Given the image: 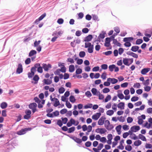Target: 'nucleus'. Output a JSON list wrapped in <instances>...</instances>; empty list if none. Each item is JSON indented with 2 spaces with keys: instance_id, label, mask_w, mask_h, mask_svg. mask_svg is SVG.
Masks as SVG:
<instances>
[{
  "instance_id": "nucleus-2",
  "label": "nucleus",
  "mask_w": 152,
  "mask_h": 152,
  "mask_svg": "<svg viewBox=\"0 0 152 152\" xmlns=\"http://www.w3.org/2000/svg\"><path fill=\"white\" fill-rule=\"evenodd\" d=\"M133 58H124L123 59V62L124 64L126 66H129L133 62Z\"/></svg>"
},
{
  "instance_id": "nucleus-9",
  "label": "nucleus",
  "mask_w": 152,
  "mask_h": 152,
  "mask_svg": "<svg viewBox=\"0 0 152 152\" xmlns=\"http://www.w3.org/2000/svg\"><path fill=\"white\" fill-rule=\"evenodd\" d=\"M71 138L77 143L79 144H80L82 142V140L81 139L76 137H71Z\"/></svg>"
},
{
  "instance_id": "nucleus-55",
  "label": "nucleus",
  "mask_w": 152,
  "mask_h": 152,
  "mask_svg": "<svg viewBox=\"0 0 152 152\" xmlns=\"http://www.w3.org/2000/svg\"><path fill=\"white\" fill-rule=\"evenodd\" d=\"M103 92L104 93H106L110 91V89L108 88H105L103 90Z\"/></svg>"
},
{
  "instance_id": "nucleus-48",
  "label": "nucleus",
  "mask_w": 152,
  "mask_h": 152,
  "mask_svg": "<svg viewBox=\"0 0 152 152\" xmlns=\"http://www.w3.org/2000/svg\"><path fill=\"white\" fill-rule=\"evenodd\" d=\"M66 105L67 107L69 108H70L72 107V105L70 103L67 101L66 102Z\"/></svg>"
},
{
  "instance_id": "nucleus-13",
  "label": "nucleus",
  "mask_w": 152,
  "mask_h": 152,
  "mask_svg": "<svg viewBox=\"0 0 152 152\" xmlns=\"http://www.w3.org/2000/svg\"><path fill=\"white\" fill-rule=\"evenodd\" d=\"M121 126L119 125L117 126L115 128L116 130L118 132V134L120 135L121 134Z\"/></svg>"
},
{
  "instance_id": "nucleus-3",
  "label": "nucleus",
  "mask_w": 152,
  "mask_h": 152,
  "mask_svg": "<svg viewBox=\"0 0 152 152\" xmlns=\"http://www.w3.org/2000/svg\"><path fill=\"white\" fill-rule=\"evenodd\" d=\"M37 104L34 102L31 103L29 105V108L31 109L33 113H34L37 111L36 107H37Z\"/></svg>"
},
{
  "instance_id": "nucleus-33",
  "label": "nucleus",
  "mask_w": 152,
  "mask_h": 152,
  "mask_svg": "<svg viewBox=\"0 0 152 152\" xmlns=\"http://www.w3.org/2000/svg\"><path fill=\"white\" fill-rule=\"evenodd\" d=\"M65 91V89L64 87H61L58 89V92L60 94H62L64 93Z\"/></svg>"
},
{
  "instance_id": "nucleus-47",
  "label": "nucleus",
  "mask_w": 152,
  "mask_h": 152,
  "mask_svg": "<svg viewBox=\"0 0 152 152\" xmlns=\"http://www.w3.org/2000/svg\"><path fill=\"white\" fill-rule=\"evenodd\" d=\"M100 141L103 143H105L107 141V139L105 137H102L101 138Z\"/></svg>"
},
{
  "instance_id": "nucleus-22",
  "label": "nucleus",
  "mask_w": 152,
  "mask_h": 152,
  "mask_svg": "<svg viewBox=\"0 0 152 152\" xmlns=\"http://www.w3.org/2000/svg\"><path fill=\"white\" fill-rule=\"evenodd\" d=\"M139 137L140 139H141L142 140L146 141V139L145 137L143 135L141 134H140L139 135Z\"/></svg>"
},
{
  "instance_id": "nucleus-12",
  "label": "nucleus",
  "mask_w": 152,
  "mask_h": 152,
  "mask_svg": "<svg viewBox=\"0 0 152 152\" xmlns=\"http://www.w3.org/2000/svg\"><path fill=\"white\" fill-rule=\"evenodd\" d=\"M92 38V35L90 34L85 38L84 41L85 42H89L91 40Z\"/></svg>"
},
{
  "instance_id": "nucleus-42",
  "label": "nucleus",
  "mask_w": 152,
  "mask_h": 152,
  "mask_svg": "<svg viewBox=\"0 0 152 152\" xmlns=\"http://www.w3.org/2000/svg\"><path fill=\"white\" fill-rule=\"evenodd\" d=\"M97 91V89L94 88H92L91 90V91L94 95H95L96 94Z\"/></svg>"
},
{
  "instance_id": "nucleus-34",
  "label": "nucleus",
  "mask_w": 152,
  "mask_h": 152,
  "mask_svg": "<svg viewBox=\"0 0 152 152\" xmlns=\"http://www.w3.org/2000/svg\"><path fill=\"white\" fill-rule=\"evenodd\" d=\"M99 130H100V134H104L107 131V130L105 128H100V129H99Z\"/></svg>"
},
{
  "instance_id": "nucleus-10",
  "label": "nucleus",
  "mask_w": 152,
  "mask_h": 152,
  "mask_svg": "<svg viewBox=\"0 0 152 152\" xmlns=\"http://www.w3.org/2000/svg\"><path fill=\"white\" fill-rule=\"evenodd\" d=\"M101 115V113H97L92 116V118L95 120H97L99 118Z\"/></svg>"
},
{
  "instance_id": "nucleus-37",
  "label": "nucleus",
  "mask_w": 152,
  "mask_h": 152,
  "mask_svg": "<svg viewBox=\"0 0 152 152\" xmlns=\"http://www.w3.org/2000/svg\"><path fill=\"white\" fill-rule=\"evenodd\" d=\"M111 99V96L110 95H108L106 98H105L104 100V102H107L109 101Z\"/></svg>"
},
{
  "instance_id": "nucleus-7",
  "label": "nucleus",
  "mask_w": 152,
  "mask_h": 152,
  "mask_svg": "<svg viewBox=\"0 0 152 152\" xmlns=\"http://www.w3.org/2000/svg\"><path fill=\"white\" fill-rule=\"evenodd\" d=\"M106 118L104 117H101L99 120L98 121V124L99 125H103L104 123L105 120Z\"/></svg>"
},
{
  "instance_id": "nucleus-24",
  "label": "nucleus",
  "mask_w": 152,
  "mask_h": 152,
  "mask_svg": "<svg viewBox=\"0 0 152 152\" xmlns=\"http://www.w3.org/2000/svg\"><path fill=\"white\" fill-rule=\"evenodd\" d=\"M142 143L141 141L140 140L135 141L134 142V145L135 146H138L140 145Z\"/></svg>"
},
{
  "instance_id": "nucleus-53",
  "label": "nucleus",
  "mask_w": 152,
  "mask_h": 152,
  "mask_svg": "<svg viewBox=\"0 0 152 152\" xmlns=\"http://www.w3.org/2000/svg\"><path fill=\"white\" fill-rule=\"evenodd\" d=\"M133 121L132 118L130 117H129L127 118V121L128 123H130L132 122Z\"/></svg>"
},
{
  "instance_id": "nucleus-1",
  "label": "nucleus",
  "mask_w": 152,
  "mask_h": 152,
  "mask_svg": "<svg viewBox=\"0 0 152 152\" xmlns=\"http://www.w3.org/2000/svg\"><path fill=\"white\" fill-rule=\"evenodd\" d=\"M105 127L108 130L110 131L113 128L114 126L112 124H110L108 120H106L104 122Z\"/></svg>"
},
{
  "instance_id": "nucleus-44",
  "label": "nucleus",
  "mask_w": 152,
  "mask_h": 152,
  "mask_svg": "<svg viewBox=\"0 0 152 152\" xmlns=\"http://www.w3.org/2000/svg\"><path fill=\"white\" fill-rule=\"evenodd\" d=\"M146 86L144 87L145 91L147 92L150 91L151 89V87L148 86Z\"/></svg>"
},
{
  "instance_id": "nucleus-26",
  "label": "nucleus",
  "mask_w": 152,
  "mask_h": 152,
  "mask_svg": "<svg viewBox=\"0 0 152 152\" xmlns=\"http://www.w3.org/2000/svg\"><path fill=\"white\" fill-rule=\"evenodd\" d=\"M37 53V52L36 50H32L30 51L29 54V56H33L34 55L36 54Z\"/></svg>"
},
{
  "instance_id": "nucleus-54",
  "label": "nucleus",
  "mask_w": 152,
  "mask_h": 152,
  "mask_svg": "<svg viewBox=\"0 0 152 152\" xmlns=\"http://www.w3.org/2000/svg\"><path fill=\"white\" fill-rule=\"evenodd\" d=\"M103 147V145L102 143H100L97 147V148L99 151Z\"/></svg>"
},
{
  "instance_id": "nucleus-27",
  "label": "nucleus",
  "mask_w": 152,
  "mask_h": 152,
  "mask_svg": "<svg viewBox=\"0 0 152 152\" xmlns=\"http://www.w3.org/2000/svg\"><path fill=\"white\" fill-rule=\"evenodd\" d=\"M69 99L70 101L72 103H74L76 101L75 97L73 96H70L69 97Z\"/></svg>"
},
{
  "instance_id": "nucleus-40",
  "label": "nucleus",
  "mask_w": 152,
  "mask_h": 152,
  "mask_svg": "<svg viewBox=\"0 0 152 152\" xmlns=\"http://www.w3.org/2000/svg\"><path fill=\"white\" fill-rule=\"evenodd\" d=\"M62 120V123H63L64 124H65L66 123L67 121H68V119L66 118H61Z\"/></svg>"
},
{
  "instance_id": "nucleus-46",
  "label": "nucleus",
  "mask_w": 152,
  "mask_h": 152,
  "mask_svg": "<svg viewBox=\"0 0 152 152\" xmlns=\"http://www.w3.org/2000/svg\"><path fill=\"white\" fill-rule=\"evenodd\" d=\"M118 97L120 99H122L124 98V96L122 94H118L117 95Z\"/></svg>"
},
{
  "instance_id": "nucleus-28",
  "label": "nucleus",
  "mask_w": 152,
  "mask_h": 152,
  "mask_svg": "<svg viewBox=\"0 0 152 152\" xmlns=\"http://www.w3.org/2000/svg\"><path fill=\"white\" fill-rule=\"evenodd\" d=\"M114 113V111L112 110H109L107 111L106 112V114L107 115L109 116H111Z\"/></svg>"
},
{
  "instance_id": "nucleus-59",
  "label": "nucleus",
  "mask_w": 152,
  "mask_h": 152,
  "mask_svg": "<svg viewBox=\"0 0 152 152\" xmlns=\"http://www.w3.org/2000/svg\"><path fill=\"white\" fill-rule=\"evenodd\" d=\"M114 30L117 33H118L120 31L119 28L118 27H116L114 28Z\"/></svg>"
},
{
  "instance_id": "nucleus-17",
  "label": "nucleus",
  "mask_w": 152,
  "mask_h": 152,
  "mask_svg": "<svg viewBox=\"0 0 152 152\" xmlns=\"http://www.w3.org/2000/svg\"><path fill=\"white\" fill-rule=\"evenodd\" d=\"M139 48V47L137 46H134L131 49V50L133 52H136L137 51Z\"/></svg>"
},
{
  "instance_id": "nucleus-11",
  "label": "nucleus",
  "mask_w": 152,
  "mask_h": 152,
  "mask_svg": "<svg viewBox=\"0 0 152 152\" xmlns=\"http://www.w3.org/2000/svg\"><path fill=\"white\" fill-rule=\"evenodd\" d=\"M150 70V69L149 68H145L142 69L141 71V73L142 74L144 75L146 74Z\"/></svg>"
},
{
  "instance_id": "nucleus-39",
  "label": "nucleus",
  "mask_w": 152,
  "mask_h": 152,
  "mask_svg": "<svg viewBox=\"0 0 152 152\" xmlns=\"http://www.w3.org/2000/svg\"><path fill=\"white\" fill-rule=\"evenodd\" d=\"M139 98L137 96H134L132 97L131 99V101L132 102H135L138 100Z\"/></svg>"
},
{
  "instance_id": "nucleus-30",
  "label": "nucleus",
  "mask_w": 152,
  "mask_h": 152,
  "mask_svg": "<svg viewBox=\"0 0 152 152\" xmlns=\"http://www.w3.org/2000/svg\"><path fill=\"white\" fill-rule=\"evenodd\" d=\"M117 119L120 122H123L124 121L125 119L124 117L122 116L120 117H117Z\"/></svg>"
},
{
  "instance_id": "nucleus-31",
  "label": "nucleus",
  "mask_w": 152,
  "mask_h": 152,
  "mask_svg": "<svg viewBox=\"0 0 152 152\" xmlns=\"http://www.w3.org/2000/svg\"><path fill=\"white\" fill-rule=\"evenodd\" d=\"M75 127L73 126L69 128L68 130V132L71 133L73 132L75 130Z\"/></svg>"
},
{
  "instance_id": "nucleus-52",
  "label": "nucleus",
  "mask_w": 152,
  "mask_h": 152,
  "mask_svg": "<svg viewBox=\"0 0 152 152\" xmlns=\"http://www.w3.org/2000/svg\"><path fill=\"white\" fill-rule=\"evenodd\" d=\"M143 41L142 39H137L136 42V44L137 45H139Z\"/></svg>"
},
{
  "instance_id": "nucleus-58",
  "label": "nucleus",
  "mask_w": 152,
  "mask_h": 152,
  "mask_svg": "<svg viewBox=\"0 0 152 152\" xmlns=\"http://www.w3.org/2000/svg\"><path fill=\"white\" fill-rule=\"evenodd\" d=\"M64 20L62 18H59V19L57 21V22L59 24H62L64 22Z\"/></svg>"
},
{
  "instance_id": "nucleus-29",
  "label": "nucleus",
  "mask_w": 152,
  "mask_h": 152,
  "mask_svg": "<svg viewBox=\"0 0 152 152\" xmlns=\"http://www.w3.org/2000/svg\"><path fill=\"white\" fill-rule=\"evenodd\" d=\"M113 43L118 46H120L121 45L120 43L118 42L116 39H113Z\"/></svg>"
},
{
  "instance_id": "nucleus-36",
  "label": "nucleus",
  "mask_w": 152,
  "mask_h": 152,
  "mask_svg": "<svg viewBox=\"0 0 152 152\" xmlns=\"http://www.w3.org/2000/svg\"><path fill=\"white\" fill-rule=\"evenodd\" d=\"M85 94L88 97H90L92 96V94L89 91H87L86 92Z\"/></svg>"
},
{
  "instance_id": "nucleus-16",
  "label": "nucleus",
  "mask_w": 152,
  "mask_h": 152,
  "mask_svg": "<svg viewBox=\"0 0 152 152\" xmlns=\"http://www.w3.org/2000/svg\"><path fill=\"white\" fill-rule=\"evenodd\" d=\"M118 108H120L121 109H124V103L123 102H120L118 105Z\"/></svg>"
},
{
  "instance_id": "nucleus-23",
  "label": "nucleus",
  "mask_w": 152,
  "mask_h": 152,
  "mask_svg": "<svg viewBox=\"0 0 152 152\" xmlns=\"http://www.w3.org/2000/svg\"><path fill=\"white\" fill-rule=\"evenodd\" d=\"M94 49V45H92L88 48V52L90 53H92L93 52V49Z\"/></svg>"
},
{
  "instance_id": "nucleus-60",
  "label": "nucleus",
  "mask_w": 152,
  "mask_h": 152,
  "mask_svg": "<svg viewBox=\"0 0 152 152\" xmlns=\"http://www.w3.org/2000/svg\"><path fill=\"white\" fill-rule=\"evenodd\" d=\"M46 15V14L44 13L42 15L38 18L39 19V20H42L44 17H45Z\"/></svg>"
},
{
  "instance_id": "nucleus-6",
  "label": "nucleus",
  "mask_w": 152,
  "mask_h": 152,
  "mask_svg": "<svg viewBox=\"0 0 152 152\" xmlns=\"http://www.w3.org/2000/svg\"><path fill=\"white\" fill-rule=\"evenodd\" d=\"M140 129V127L139 126H134L130 128V130L134 132H136L137 131H139Z\"/></svg>"
},
{
  "instance_id": "nucleus-43",
  "label": "nucleus",
  "mask_w": 152,
  "mask_h": 152,
  "mask_svg": "<svg viewBox=\"0 0 152 152\" xmlns=\"http://www.w3.org/2000/svg\"><path fill=\"white\" fill-rule=\"evenodd\" d=\"M85 48H88L90 46H91L92 45L91 44V43L89 42H85Z\"/></svg>"
},
{
  "instance_id": "nucleus-25",
  "label": "nucleus",
  "mask_w": 152,
  "mask_h": 152,
  "mask_svg": "<svg viewBox=\"0 0 152 152\" xmlns=\"http://www.w3.org/2000/svg\"><path fill=\"white\" fill-rule=\"evenodd\" d=\"M7 106V104L5 102H3L1 104V107L2 109L5 108Z\"/></svg>"
},
{
  "instance_id": "nucleus-41",
  "label": "nucleus",
  "mask_w": 152,
  "mask_h": 152,
  "mask_svg": "<svg viewBox=\"0 0 152 152\" xmlns=\"http://www.w3.org/2000/svg\"><path fill=\"white\" fill-rule=\"evenodd\" d=\"M125 149L128 151H130L132 150V148L131 145H127L125 147Z\"/></svg>"
},
{
  "instance_id": "nucleus-56",
  "label": "nucleus",
  "mask_w": 152,
  "mask_h": 152,
  "mask_svg": "<svg viewBox=\"0 0 152 152\" xmlns=\"http://www.w3.org/2000/svg\"><path fill=\"white\" fill-rule=\"evenodd\" d=\"M57 124L60 127H61L63 125V123L62 121L60 120H58L57 122Z\"/></svg>"
},
{
  "instance_id": "nucleus-4",
  "label": "nucleus",
  "mask_w": 152,
  "mask_h": 152,
  "mask_svg": "<svg viewBox=\"0 0 152 152\" xmlns=\"http://www.w3.org/2000/svg\"><path fill=\"white\" fill-rule=\"evenodd\" d=\"M32 129L30 128H26L24 129H22L20 131L17 132V134L19 135L24 134L27 131H30Z\"/></svg>"
},
{
  "instance_id": "nucleus-19",
  "label": "nucleus",
  "mask_w": 152,
  "mask_h": 152,
  "mask_svg": "<svg viewBox=\"0 0 152 152\" xmlns=\"http://www.w3.org/2000/svg\"><path fill=\"white\" fill-rule=\"evenodd\" d=\"M39 77L37 75H36L34 76L33 78V80L35 81L34 83V84H37L38 83V81L39 79Z\"/></svg>"
},
{
  "instance_id": "nucleus-51",
  "label": "nucleus",
  "mask_w": 152,
  "mask_h": 152,
  "mask_svg": "<svg viewBox=\"0 0 152 152\" xmlns=\"http://www.w3.org/2000/svg\"><path fill=\"white\" fill-rule=\"evenodd\" d=\"M82 72V70L80 68H78L76 69V73L77 74H80Z\"/></svg>"
},
{
  "instance_id": "nucleus-49",
  "label": "nucleus",
  "mask_w": 152,
  "mask_h": 152,
  "mask_svg": "<svg viewBox=\"0 0 152 152\" xmlns=\"http://www.w3.org/2000/svg\"><path fill=\"white\" fill-rule=\"evenodd\" d=\"M67 112V110L66 109H63L61 110L60 111V113L61 114H64L66 113Z\"/></svg>"
},
{
  "instance_id": "nucleus-5",
  "label": "nucleus",
  "mask_w": 152,
  "mask_h": 152,
  "mask_svg": "<svg viewBox=\"0 0 152 152\" xmlns=\"http://www.w3.org/2000/svg\"><path fill=\"white\" fill-rule=\"evenodd\" d=\"M37 67H32L31 70V72L28 73V77L29 78H32L34 75V72L36 71V68Z\"/></svg>"
},
{
  "instance_id": "nucleus-21",
  "label": "nucleus",
  "mask_w": 152,
  "mask_h": 152,
  "mask_svg": "<svg viewBox=\"0 0 152 152\" xmlns=\"http://www.w3.org/2000/svg\"><path fill=\"white\" fill-rule=\"evenodd\" d=\"M23 70L22 67H18L16 70V73L17 74H19L22 72Z\"/></svg>"
},
{
  "instance_id": "nucleus-8",
  "label": "nucleus",
  "mask_w": 152,
  "mask_h": 152,
  "mask_svg": "<svg viewBox=\"0 0 152 152\" xmlns=\"http://www.w3.org/2000/svg\"><path fill=\"white\" fill-rule=\"evenodd\" d=\"M107 80V81L111 82L113 84L116 83L118 81L117 79L114 78H109Z\"/></svg>"
},
{
  "instance_id": "nucleus-62",
  "label": "nucleus",
  "mask_w": 152,
  "mask_h": 152,
  "mask_svg": "<svg viewBox=\"0 0 152 152\" xmlns=\"http://www.w3.org/2000/svg\"><path fill=\"white\" fill-rule=\"evenodd\" d=\"M125 43L124 44V45L126 47H130L131 44V43L129 42H125Z\"/></svg>"
},
{
  "instance_id": "nucleus-61",
  "label": "nucleus",
  "mask_w": 152,
  "mask_h": 152,
  "mask_svg": "<svg viewBox=\"0 0 152 152\" xmlns=\"http://www.w3.org/2000/svg\"><path fill=\"white\" fill-rule=\"evenodd\" d=\"M145 148H151L152 147V145L150 144L146 143L145 146Z\"/></svg>"
},
{
  "instance_id": "nucleus-57",
  "label": "nucleus",
  "mask_w": 152,
  "mask_h": 152,
  "mask_svg": "<svg viewBox=\"0 0 152 152\" xmlns=\"http://www.w3.org/2000/svg\"><path fill=\"white\" fill-rule=\"evenodd\" d=\"M149 79H148L146 80L143 83V85L145 86H148L149 84Z\"/></svg>"
},
{
  "instance_id": "nucleus-38",
  "label": "nucleus",
  "mask_w": 152,
  "mask_h": 152,
  "mask_svg": "<svg viewBox=\"0 0 152 152\" xmlns=\"http://www.w3.org/2000/svg\"><path fill=\"white\" fill-rule=\"evenodd\" d=\"M133 87L134 88H139L140 87V85L139 83H136L134 84L133 86Z\"/></svg>"
},
{
  "instance_id": "nucleus-63",
  "label": "nucleus",
  "mask_w": 152,
  "mask_h": 152,
  "mask_svg": "<svg viewBox=\"0 0 152 152\" xmlns=\"http://www.w3.org/2000/svg\"><path fill=\"white\" fill-rule=\"evenodd\" d=\"M34 100L37 103H40L41 102L40 99L37 97H35L34 98Z\"/></svg>"
},
{
  "instance_id": "nucleus-18",
  "label": "nucleus",
  "mask_w": 152,
  "mask_h": 152,
  "mask_svg": "<svg viewBox=\"0 0 152 152\" xmlns=\"http://www.w3.org/2000/svg\"><path fill=\"white\" fill-rule=\"evenodd\" d=\"M133 38L132 37H126L124 39V42H129L133 40Z\"/></svg>"
},
{
  "instance_id": "nucleus-20",
  "label": "nucleus",
  "mask_w": 152,
  "mask_h": 152,
  "mask_svg": "<svg viewBox=\"0 0 152 152\" xmlns=\"http://www.w3.org/2000/svg\"><path fill=\"white\" fill-rule=\"evenodd\" d=\"M55 103L54 104V106L55 107H57L58 106L60 105V103H59V101L58 99H55Z\"/></svg>"
},
{
  "instance_id": "nucleus-45",
  "label": "nucleus",
  "mask_w": 152,
  "mask_h": 152,
  "mask_svg": "<svg viewBox=\"0 0 152 152\" xmlns=\"http://www.w3.org/2000/svg\"><path fill=\"white\" fill-rule=\"evenodd\" d=\"M92 145L91 142L90 141H87L85 143L86 147H90Z\"/></svg>"
},
{
  "instance_id": "nucleus-35",
  "label": "nucleus",
  "mask_w": 152,
  "mask_h": 152,
  "mask_svg": "<svg viewBox=\"0 0 152 152\" xmlns=\"http://www.w3.org/2000/svg\"><path fill=\"white\" fill-rule=\"evenodd\" d=\"M138 124L140 125L142 124L143 122V120L140 118V116H138Z\"/></svg>"
},
{
  "instance_id": "nucleus-14",
  "label": "nucleus",
  "mask_w": 152,
  "mask_h": 152,
  "mask_svg": "<svg viewBox=\"0 0 152 152\" xmlns=\"http://www.w3.org/2000/svg\"><path fill=\"white\" fill-rule=\"evenodd\" d=\"M43 81L44 83L46 85H50L52 83V80L51 79H44Z\"/></svg>"
},
{
  "instance_id": "nucleus-32",
  "label": "nucleus",
  "mask_w": 152,
  "mask_h": 152,
  "mask_svg": "<svg viewBox=\"0 0 152 152\" xmlns=\"http://www.w3.org/2000/svg\"><path fill=\"white\" fill-rule=\"evenodd\" d=\"M92 105H93L92 104H88L87 105H85L84 107V108L85 109L91 108L92 107Z\"/></svg>"
},
{
  "instance_id": "nucleus-64",
  "label": "nucleus",
  "mask_w": 152,
  "mask_h": 152,
  "mask_svg": "<svg viewBox=\"0 0 152 152\" xmlns=\"http://www.w3.org/2000/svg\"><path fill=\"white\" fill-rule=\"evenodd\" d=\"M113 136L111 134H109L107 136V138L108 140H112L113 139Z\"/></svg>"
},
{
  "instance_id": "nucleus-50",
  "label": "nucleus",
  "mask_w": 152,
  "mask_h": 152,
  "mask_svg": "<svg viewBox=\"0 0 152 152\" xmlns=\"http://www.w3.org/2000/svg\"><path fill=\"white\" fill-rule=\"evenodd\" d=\"M85 55V53L84 51H81L79 53V56L81 57H83Z\"/></svg>"
},
{
  "instance_id": "nucleus-15",
  "label": "nucleus",
  "mask_w": 152,
  "mask_h": 152,
  "mask_svg": "<svg viewBox=\"0 0 152 152\" xmlns=\"http://www.w3.org/2000/svg\"><path fill=\"white\" fill-rule=\"evenodd\" d=\"M105 33L104 32H102V33L100 34L98 37V39L100 40V39H104L105 37Z\"/></svg>"
}]
</instances>
